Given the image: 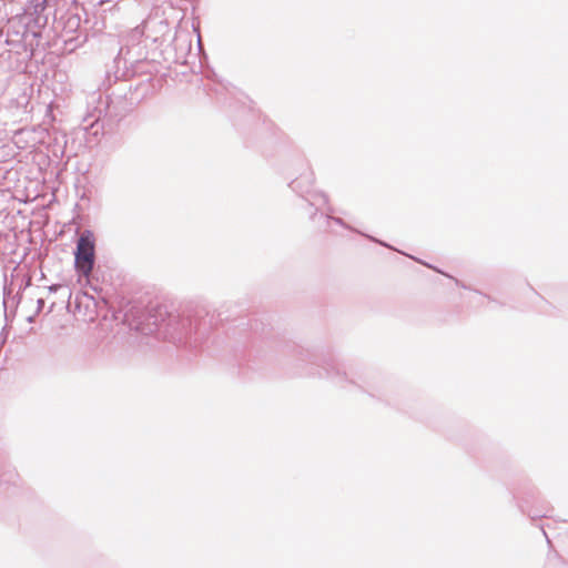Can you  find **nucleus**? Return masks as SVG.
<instances>
[{
	"label": "nucleus",
	"mask_w": 568,
	"mask_h": 568,
	"mask_svg": "<svg viewBox=\"0 0 568 568\" xmlns=\"http://www.w3.org/2000/svg\"><path fill=\"white\" fill-rule=\"evenodd\" d=\"M41 28L38 22H31L28 16L17 13L8 19V31L4 42L17 53H33L39 45Z\"/></svg>",
	"instance_id": "nucleus-1"
},
{
	"label": "nucleus",
	"mask_w": 568,
	"mask_h": 568,
	"mask_svg": "<svg viewBox=\"0 0 568 568\" xmlns=\"http://www.w3.org/2000/svg\"><path fill=\"white\" fill-rule=\"evenodd\" d=\"M304 171L301 173L298 178L293 180L291 182V187L294 191L301 192V193H308L307 202L310 206H316L322 203L326 206V214H325V221L327 223L334 222L337 225H341L345 229L352 230L341 217L332 216V213H334V209L328 203V196L323 192H313L311 193L308 191V187L313 185L314 183V174L311 171L307 163H302Z\"/></svg>",
	"instance_id": "nucleus-2"
},
{
	"label": "nucleus",
	"mask_w": 568,
	"mask_h": 568,
	"mask_svg": "<svg viewBox=\"0 0 568 568\" xmlns=\"http://www.w3.org/2000/svg\"><path fill=\"white\" fill-rule=\"evenodd\" d=\"M75 266L83 274H89L94 265V234L90 230L82 232L77 242Z\"/></svg>",
	"instance_id": "nucleus-3"
},
{
	"label": "nucleus",
	"mask_w": 568,
	"mask_h": 568,
	"mask_svg": "<svg viewBox=\"0 0 568 568\" xmlns=\"http://www.w3.org/2000/svg\"><path fill=\"white\" fill-rule=\"evenodd\" d=\"M141 24L149 48L161 45L170 37L171 29L169 22L158 13L149 16Z\"/></svg>",
	"instance_id": "nucleus-4"
},
{
	"label": "nucleus",
	"mask_w": 568,
	"mask_h": 568,
	"mask_svg": "<svg viewBox=\"0 0 568 568\" xmlns=\"http://www.w3.org/2000/svg\"><path fill=\"white\" fill-rule=\"evenodd\" d=\"M143 45L144 49L149 48V43L145 41V34L142 24L131 29L125 37V48H121L120 53L131 54L135 47Z\"/></svg>",
	"instance_id": "nucleus-5"
},
{
	"label": "nucleus",
	"mask_w": 568,
	"mask_h": 568,
	"mask_svg": "<svg viewBox=\"0 0 568 568\" xmlns=\"http://www.w3.org/2000/svg\"><path fill=\"white\" fill-rule=\"evenodd\" d=\"M132 69L134 73H152L156 71V65L153 61H149L146 57L143 59H130Z\"/></svg>",
	"instance_id": "nucleus-6"
},
{
	"label": "nucleus",
	"mask_w": 568,
	"mask_h": 568,
	"mask_svg": "<svg viewBox=\"0 0 568 568\" xmlns=\"http://www.w3.org/2000/svg\"><path fill=\"white\" fill-rule=\"evenodd\" d=\"M60 287H61V285H60V284H53V285L49 286V291H50L51 293H54V292H57Z\"/></svg>",
	"instance_id": "nucleus-7"
},
{
	"label": "nucleus",
	"mask_w": 568,
	"mask_h": 568,
	"mask_svg": "<svg viewBox=\"0 0 568 568\" xmlns=\"http://www.w3.org/2000/svg\"><path fill=\"white\" fill-rule=\"evenodd\" d=\"M72 22H73L75 26H79L80 20H79V18H77V17H72V18H70V19H69V23H72Z\"/></svg>",
	"instance_id": "nucleus-8"
},
{
	"label": "nucleus",
	"mask_w": 568,
	"mask_h": 568,
	"mask_svg": "<svg viewBox=\"0 0 568 568\" xmlns=\"http://www.w3.org/2000/svg\"><path fill=\"white\" fill-rule=\"evenodd\" d=\"M371 241H374V242H377L379 243L381 245H384V246H388L386 243L382 242V241H378L376 239H374L373 236H369V235H366Z\"/></svg>",
	"instance_id": "nucleus-9"
},
{
	"label": "nucleus",
	"mask_w": 568,
	"mask_h": 568,
	"mask_svg": "<svg viewBox=\"0 0 568 568\" xmlns=\"http://www.w3.org/2000/svg\"><path fill=\"white\" fill-rule=\"evenodd\" d=\"M7 304H8L7 288L4 287V297H3V306H4V308H7Z\"/></svg>",
	"instance_id": "nucleus-10"
},
{
	"label": "nucleus",
	"mask_w": 568,
	"mask_h": 568,
	"mask_svg": "<svg viewBox=\"0 0 568 568\" xmlns=\"http://www.w3.org/2000/svg\"><path fill=\"white\" fill-rule=\"evenodd\" d=\"M1 6L6 7V3L2 0H0V7Z\"/></svg>",
	"instance_id": "nucleus-11"
}]
</instances>
